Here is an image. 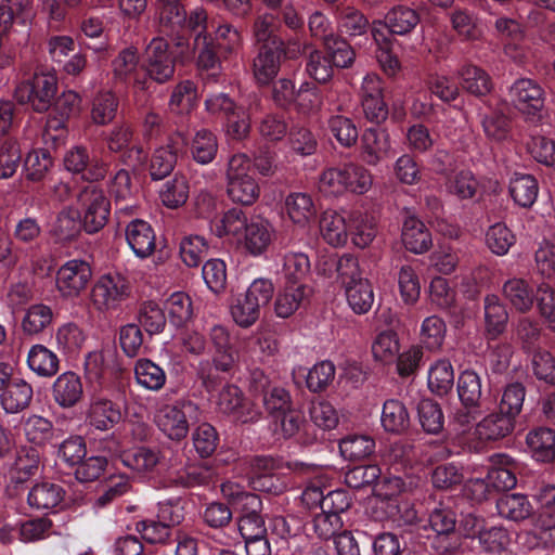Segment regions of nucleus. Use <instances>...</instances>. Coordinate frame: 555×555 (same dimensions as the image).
Listing matches in <instances>:
<instances>
[{
	"mask_svg": "<svg viewBox=\"0 0 555 555\" xmlns=\"http://www.w3.org/2000/svg\"><path fill=\"white\" fill-rule=\"evenodd\" d=\"M225 193L229 199L251 206L260 196V186L251 173V160L244 153L232 155L225 169Z\"/></svg>",
	"mask_w": 555,
	"mask_h": 555,
	"instance_id": "nucleus-1",
	"label": "nucleus"
},
{
	"mask_svg": "<svg viewBox=\"0 0 555 555\" xmlns=\"http://www.w3.org/2000/svg\"><path fill=\"white\" fill-rule=\"evenodd\" d=\"M372 183L371 172L356 163L327 168L320 176V190L330 195H339L346 191L364 194L371 189Z\"/></svg>",
	"mask_w": 555,
	"mask_h": 555,
	"instance_id": "nucleus-2",
	"label": "nucleus"
},
{
	"mask_svg": "<svg viewBox=\"0 0 555 555\" xmlns=\"http://www.w3.org/2000/svg\"><path fill=\"white\" fill-rule=\"evenodd\" d=\"M57 92V78L51 72H35L15 88V99L20 104H28L37 113L47 112Z\"/></svg>",
	"mask_w": 555,
	"mask_h": 555,
	"instance_id": "nucleus-3",
	"label": "nucleus"
},
{
	"mask_svg": "<svg viewBox=\"0 0 555 555\" xmlns=\"http://www.w3.org/2000/svg\"><path fill=\"white\" fill-rule=\"evenodd\" d=\"M457 395L465 412L455 414L461 425H467L488 409V397L482 389L481 376L474 370L463 371L457 379Z\"/></svg>",
	"mask_w": 555,
	"mask_h": 555,
	"instance_id": "nucleus-4",
	"label": "nucleus"
},
{
	"mask_svg": "<svg viewBox=\"0 0 555 555\" xmlns=\"http://www.w3.org/2000/svg\"><path fill=\"white\" fill-rule=\"evenodd\" d=\"M125 414L119 400H114L99 392L91 395L89 398L85 422L93 430L109 431L124 421Z\"/></svg>",
	"mask_w": 555,
	"mask_h": 555,
	"instance_id": "nucleus-5",
	"label": "nucleus"
},
{
	"mask_svg": "<svg viewBox=\"0 0 555 555\" xmlns=\"http://www.w3.org/2000/svg\"><path fill=\"white\" fill-rule=\"evenodd\" d=\"M218 411L231 416L242 424L256 423L261 417L260 410L250 400L246 399L242 390L231 384H225L218 391L216 398Z\"/></svg>",
	"mask_w": 555,
	"mask_h": 555,
	"instance_id": "nucleus-6",
	"label": "nucleus"
},
{
	"mask_svg": "<svg viewBox=\"0 0 555 555\" xmlns=\"http://www.w3.org/2000/svg\"><path fill=\"white\" fill-rule=\"evenodd\" d=\"M143 68L149 78L157 83H165L173 77L176 62L166 39L155 37L146 46Z\"/></svg>",
	"mask_w": 555,
	"mask_h": 555,
	"instance_id": "nucleus-7",
	"label": "nucleus"
},
{
	"mask_svg": "<svg viewBox=\"0 0 555 555\" xmlns=\"http://www.w3.org/2000/svg\"><path fill=\"white\" fill-rule=\"evenodd\" d=\"M83 207L82 224L87 233L100 231L107 222L111 204L103 191L95 184L86 185L78 194Z\"/></svg>",
	"mask_w": 555,
	"mask_h": 555,
	"instance_id": "nucleus-8",
	"label": "nucleus"
},
{
	"mask_svg": "<svg viewBox=\"0 0 555 555\" xmlns=\"http://www.w3.org/2000/svg\"><path fill=\"white\" fill-rule=\"evenodd\" d=\"M196 411L192 401H180L162 406L155 415L157 427L171 440H181L189 433L188 415Z\"/></svg>",
	"mask_w": 555,
	"mask_h": 555,
	"instance_id": "nucleus-9",
	"label": "nucleus"
},
{
	"mask_svg": "<svg viewBox=\"0 0 555 555\" xmlns=\"http://www.w3.org/2000/svg\"><path fill=\"white\" fill-rule=\"evenodd\" d=\"M509 94L514 106L528 119H540L545 96L537 81L528 78L518 79L512 85Z\"/></svg>",
	"mask_w": 555,
	"mask_h": 555,
	"instance_id": "nucleus-10",
	"label": "nucleus"
},
{
	"mask_svg": "<svg viewBox=\"0 0 555 555\" xmlns=\"http://www.w3.org/2000/svg\"><path fill=\"white\" fill-rule=\"evenodd\" d=\"M63 162L66 170L81 175V178L89 182L103 180L109 168L102 158H91L88 149L82 145H76L68 150Z\"/></svg>",
	"mask_w": 555,
	"mask_h": 555,
	"instance_id": "nucleus-11",
	"label": "nucleus"
},
{
	"mask_svg": "<svg viewBox=\"0 0 555 555\" xmlns=\"http://www.w3.org/2000/svg\"><path fill=\"white\" fill-rule=\"evenodd\" d=\"M92 276L90 264L80 259L66 261L56 273V287L65 298L77 297Z\"/></svg>",
	"mask_w": 555,
	"mask_h": 555,
	"instance_id": "nucleus-12",
	"label": "nucleus"
},
{
	"mask_svg": "<svg viewBox=\"0 0 555 555\" xmlns=\"http://www.w3.org/2000/svg\"><path fill=\"white\" fill-rule=\"evenodd\" d=\"M128 296V284L120 274L101 276L91 291V301L100 310L115 308Z\"/></svg>",
	"mask_w": 555,
	"mask_h": 555,
	"instance_id": "nucleus-13",
	"label": "nucleus"
},
{
	"mask_svg": "<svg viewBox=\"0 0 555 555\" xmlns=\"http://www.w3.org/2000/svg\"><path fill=\"white\" fill-rule=\"evenodd\" d=\"M184 145V138L177 133L169 139L166 145L154 151L150 164V175L153 180H162L171 173Z\"/></svg>",
	"mask_w": 555,
	"mask_h": 555,
	"instance_id": "nucleus-14",
	"label": "nucleus"
},
{
	"mask_svg": "<svg viewBox=\"0 0 555 555\" xmlns=\"http://www.w3.org/2000/svg\"><path fill=\"white\" fill-rule=\"evenodd\" d=\"M51 397L62 409L76 406L83 397V385L80 376L70 371L59 375L52 384Z\"/></svg>",
	"mask_w": 555,
	"mask_h": 555,
	"instance_id": "nucleus-15",
	"label": "nucleus"
},
{
	"mask_svg": "<svg viewBox=\"0 0 555 555\" xmlns=\"http://www.w3.org/2000/svg\"><path fill=\"white\" fill-rule=\"evenodd\" d=\"M243 235L245 250L254 256H262L271 245L274 236L272 224L258 216L249 218Z\"/></svg>",
	"mask_w": 555,
	"mask_h": 555,
	"instance_id": "nucleus-16",
	"label": "nucleus"
},
{
	"mask_svg": "<svg viewBox=\"0 0 555 555\" xmlns=\"http://www.w3.org/2000/svg\"><path fill=\"white\" fill-rule=\"evenodd\" d=\"M156 21L162 34L170 36L184 30L186 11L181 0H156Z\"/></svg>",
	"mask_w": 555,
	"mask_h": 555,
	"instance_id": "nucleus-17",
	"label": "nucleus"
},
{
	"mask_svg": "<svg viewBox=\"0 0 555 555\" xmlns=\"http://www.w3.org/2000/svg\"><path fill=\"white\" fill-rule=\"evenodd\" d=\"M284 41L280 40L275 48L263 44L254 60V76L260 85H268L279 73L281 54H286Z\"/></svg>",
	"mask_w": 555,
	"mask_h": 555,
	"instance_id": "nucleus-18",
	"label": "nucleus"
},
{
	"mask_svg": "<svg viewBox=\"0 0 555 555\" xmlns=\"http://www.w3.org/2000/svg\"><path fill=\"white\" fill-rule=\"evenodd\" d=\"M390 141L385 131L375 128L364 130L361 135V158L370 166H376L389 157Z\"/></svg>",
	"mask_w": 555,
	"mask_h": 555,
	"instance_id": "nucleus-19",
	"label": "nucleus"
},
{
	"mask_svg": "<svg viewBox=\"0 0 555 555\" xmlns=\"http://www.w3.org/2000/svg\"><path fill=\"white\" fill-rule=\"evenodd\" d=\"M126 240L133 253L140 258H146L155 250L156 237L151 224L135 219L126 228Z\"/></svg>",
	"mask_w": 555,
	"mask_h": 555,
	"instance_id": "nucleus-20",
	"label": "nucleus"
},
{
	"mask_svg": "<svg viewBox=\"0 0 555 555\" xmlns=\"http://www.w3.org/2000/svg\"><path fill=\"white\" fill-rule=\"evenodd\" d=\"M515 420L500 410L485 416L475 428L476 436L483 441H495L511 435Z\"/></svg>",
	"mask_w": 555,
	"mask_h": 555,
	"instance_id": "nucleus-21",
	"label": "nucleus"
},
{
	"mask_svg": "<svg viewBox=\"0 0 555 555\" xmlns=\"http://www.w3.org/2000/svg\"><path fill=\"white\" fill-rule=\"evenodd\" d=\"M502 294L511 306L518 312L528 313L534 305L537 291L520 278H512L504 282Z\"/></svg>",
	"mask_w": 555,
	"mask_h": 555,
	"instance_id": "nucleus-22",
	"label": "nucleus"
},
{
	"mask_svg": "<svg viewBox=\"0 0 555 555\" xmlns=\"http://www.w3.org/2000/svg\"><path fill=\"white\" fill-rule=\"evenodd\" d=\"M139 61V51L135 47L130 46L120 50L112 61L114 80L124 85H128L133 81L135 85L143 88L144 82L137 78Z\"/></svg>",
	"mask_w": 555,
	"mask_h": 555,
	"instance_id": "nucleus-23",
	"label": "nucleus"
},
{
	"mask_svg": "<svg viewBox=\"0 0 555 555\" xmlns=\"http://www.w3.org/2000/svg\"><path fill=\"white\" fill-rule=\"evenodd\" d=\"M65 490L62 486L43 480L35 483L28 492L27 502L38 511L53 509L64 500Z\"/></svg>",
	"mask_w": 555,
	"mask_h": 555,
	"instance_id": "nucleus-24",
	"label": "nucleus"
},
{
	"mask_svg": "<svg viewBox=\"0 0 555 555\" xmlns=\"http://www.w3.org/2000/svg\"><path fill=\"white\" fill-rule=\"evenodd\" d=\"M34 390L30 384L22 378H13L1 393V405L7 413H18L27 409L33 400Z\"/></svg>",
	"mask_w": 555,
	"mask_h": 555,
	"instance_id": "nucleus-25",
	"label": "nucleus"
},
{
	"mask_svg": "<svg viewBox=\"0 0 555 555\" xmlns=\"http://www.w3.org/2000/svg\"><path fill=\"white\" fill-rule=\"evenodd\" d=\"M222 494L230 500L241 517H260L262 501L258 494L244 491L241 486L227 482L221 487Z\"/></svg>",
	"mask_w": 555,
	"mask_h": 555,
	"instance_id": "nucleus-26",
	"label": "nucleus"
},
{
	"mask_svg": "<svg viewBox=\"0 0 555 555\" xmlns=\"http://www.w3.org/2000/svg\"><path fill=\"white\" fill-rule=\"evenodd\" d=\"M401 237L404 247L414 254L426 253L433 244L428 229L415 216L404 219Z\"/></svg>",
	"mask_w": 555,
	"mask_h": 555,
	"instance_id": "nucleus-27",
	"label": "nucleus"
},
{
	"mask_svg": "<svg viewBox=\"0 0 555 555\" xmlns=\"http://www.w3.org/2000/svg\"><path fill=\"white\" fill-rule=\"evenodd\" d=\"M485 331L489 339H496L508 323V311L496 295H487L483 300Z\"/></svg>",
	"mask_w": 555,
	"mask_h": 555,
	"instance_id": "nucleus-28",
	"label": "nucleus"
},
{
	"mask_svg": "<svg viewBox=\"0 0 555 555\" xmlns=\"http://www.w3.org/2000/svg\"><path fill=\"white\" fill-rule=\"evenodd\" d=\"M512 334L524 351L533 352L539 349L543 327L535 318L521 315L513 322Z\"/></svg>",
	"mask_w": 555,
	"mask_h": 555,
	"instance_id": "nucleus-29",
	"label": "nucleus"
},
{
	"mask_svg": "<svg viewBox=\"0 0 555 555\" xmlns=\"http://www.w3.org/2000/svg\"><path fill=\"white\" fill-rule=\"evenodd\" d=\"M526 444L532 456L543 463L555 459V430L539 426L531 429L526 436Z\"/></svg>",
	"mask_w": 555,
	"mask_h": 555,
	"instance_id": "nucleus-30",
	"label": "nucleus"
},
{
	"mask_svg": "<svg viewBox=\"0 0 555 555\" xmlns=\"http://www.w3.org/2000/svg\"><path fill=\"white\" fill-rule=\"evenodd\" d=\"M420 22L418 11L404 4L393 5L384 17V25H387L391 34L398 36L411 34Z\"/></svg>",
	"mask_w": 555,
	"mask_h": 555,
	"instance_id": "nucleus-31",
	"label": "nucleus"
},
{
	"mask_svg": "<svg viewBox=\"0 0 555 555\" xmlns=\"http://www.w3.org/2000/svg\"><path fill=\"white\" fill-rule=\"evenodd\" d=\"M311 289L306 284H284L278 294L274 309L280 318L291 317L308 299Z\"/></svg>",
	"mask_w": 555,
	"mask_h": 555,
	"instance_id": "nucleus-32",
	"label": "nucleus"
},
{
	"mask_svg": "<svg viewBox=\"0 0 555 555\" xmlns=\"http://www.w3.org/2000/svg\"><path fill=\"white\" fill-rule=\"evenodd\" d=\"M496 509L502 518L519 522L529 518L533 506L525 494L506 493L496 500Z\"/></svg>",
	"mask_w": 555,
	"mask_h": 555,
	"instance_id": "nucleus-33",
	"label": "nucleus"
},
{
	"mask_svg": "<svg viewBox=\"0 0 555 555\" xmlns=\"http://www.w3.org/2000/svg\"><path fill=\"white\" fill-rule=\"evenodd\" d=\"M349 225L343 215L326 210L320 220V232L323 238L332 246H340L347 242Z\"/></svg>",
	"mask_w": 555,
	"mask_h": 555,
	"instance_id": "nucleus-34",
	"label": "nucleus"
},
{
	"mask_svg": "<svg viewBox=\"0 0 555 555\" xmlns=\"http://www.w3.org/2000/svg\"><path fill=\"white\" fill-rule=\"evenodd\" d=\"M134 377L141 387L151 391L160 390L167 380L164 369L146 358L139 359L135 362Z\"/></svg>",
	"mask_w": 555,
	"mask_h": 555,
	"instance_id": "nucleus-35",
	"label": "nucleus"
},
{
	"mask_svg": "<svg viewBox=\"0 0 555 555\" xmlns=\"http://www.w3.org/2000/svg\"><path fill=\"white\" fill-rule=\"evenodd\" d=\"M33 16L30 0H1L0 1V33H8L14 20L26 24Z\"/></svg>",
	"mask_w": 555,
	"mask_h": 555,
	"instance_id": "nucleus-36",
	"label": "nucleus"
},
{
	"mask_svg": "<svg viewBox=\"0 0 555 555\" xmlns=\"http://www.w3.org/2000/svg\"><path fill=\"white\" fill-rule=\"evenodd\" d=\"M382 425L392 434H401L410 426V415L405 405L399 400H387L383 405Z\"/></svg>",
	"mask_w": 555,
	"mask_h": 555,
	"instance_id": "nucleus-37",
	"label": "nucleus"
},
{
	"mask_svg": "<svg viewBox=\"0 0 555 555\" xmlns=\"http://www.w3.org/2000/svg\"><path fill=\"white\" fill-rule=\"evenodd\" d=\"M539 186L531 175L515 173L509 182V193L520 207H530L538 197Z\"/></svg>",
	"mask_w": 555,
	"mask_h": 555,
	"instance_id": "nucleus-38",
	"label": "nucleus"
},
{
	"mask_svg": "<svg viewBox=\"0 0 555 555\" xmlns=\"http://www.w3.org/2000/svg\"><path fill=\"white\" fill-rule=\"evenodd\" d=\"M463 89L476 96H483L492 89L490 76L475 65H464L459 70Z\"/></svg>",
	"mask_w": 555,
	"mask_h": 555,
	"instance_id": "nucleus-39",
	"label": "nucleus"
},
{
	"mask_svg": "<svg viewBox=\"0 0 555 555\" xmlns=\"http://www.w3.org/2000/svg\"><path fill=\"white\" fill-rule=\"evenodd\" d=\"M285 209L289 219L300 227H305L315 215V208L310 195L306 193H292L285 199Z\"/></svg>",
	"mask_w": 555,
	"mask_h": 555,
	"instance_id": "nucleus-40",
	"label": "nucleus"
},
{
	"mask_svg": "<svg viewBox=\"0 0 555 555\" xmlns=\"http://www.w3.org/2000/svg\"><path fill=\"white\" fill-rule=\"evenodd\" d=\"M452 28L465 41H478L483 31L478 18L467 10L455 9L450 13Z\"/></svg>",
	"mask_w": 555,
	"mask_h": 555,
	"instance_id": "nucleus-41",
	"label": "nucleus"
},
{
	"mask_svg": "<svg viewBox=\"0 0 555 555\" xmlns=\"http://www.w3.org/2000/svg\"><path fill=\"white\" fill-rule=\"evenodd\" d=\"M53 320L52 309L43 304H37L30 306L23 319H22V330L23 333L27 336H36L42 333Z\"/></svg>",
	"mask_w": 555,
	"mask_h": 555,
	"instance_id": "nucleus-42",
	"label": "nucleus"
},
{
	"mask_svg": "<svg viewBox=\"0 0 555 555\" xmlns=\"http://www.w3.org/2000/svg\"><path fill=\"white\" fill-rule=\"evenodd\" d=\"M217 153V137L207 129L196 131L191 144L193 159L201 165H207L216 158Z\"/></svg>",
	"mask_w": 555,
	"mask_h": 555,
	"instance_id": "nucleus-43",
	"label": "nucleus"
},
{
	"mask_svg": "<svg viewBox=\"0 0 555 555\" xmlns=\"http://www.w3.org/2000/svg\"><path fill=\"white\" fill-rule=\"evenodd\" d=\"M125 466L138 473H150L159 463V452L145 447L126 451L120 456Z\"/></svg>",
	"mask_w": 555,
	"mask_h": 555,
	"instance_id": "nucleus-44",
	"label": "nucleus"
},
{
	"mask_svg": "<svg viewBox=\"0 0 555 555\" xmlns=\"http://www.w3.org/2000/svg\"><path fill=\"white\" fill-rule=\"evenodd\" d=\"M310 260L304 253H287L283 257L282 275L286 284H305Z\"/></svg>",
	"mask_w": 555,
	"mask_h": 555,
	"instance_id": "nucleus-45",
	"label": "nucleus"
},
{
	"mask_svg": "<svg viewBox=\"0 0 555 555\" xmlns=\"http://www.w3.org/2000/svg\"><path fill=\"white\" fill-rule=\"evenodd\" d=\"M24 434L29 442L36 446H46L54 438V427L50 420L33 414L23 423Z\"/></svg>",
	"mask_w": 555,
	"mask_h": 555,
	"instance_id": "nucleus-46",
	"label": "nucleus"
},
{
	"mask_svg": "<svg viewBox=\"0 0 555 555\" xmlns=\"http://www.w3.org/2000/svg\"><path fill=\"white\" fill-rule=\"evenodd\" d=\"M27 363L29 369L40 376H52L59 371L56 354L42 345H35L30 348Z\"/></svg>",
	"mask_w": 555,
	"mask_h": 555,
	"instance_id": "nucleus-47",
	"label": "nucleus"
},
{
	"mask_svg": "<svg viewBox=\"0 0 555 555\" xmlns=\"http://www.w3.org/2000/svg\"><path fill=\"white\" fill-rule=\"evenodd\" d=\"M248 223L249 219L246 214L241 208L232 207L216 221L212 231L218 237L224 235L240 236L244 233Z\"/></svg>",
	"mask_w": 555,
	"mask_h": 555,
	"instance_id": "nucleus-48",
	"label": "nucleus"
},
{
	"mask_svg": "<svg viewBox=\"0 0 555 555\" xmlns=\"http://www.w3.org/2000/svg\"><path fill=\"white\" fill-rule=\"evenodd\" d=\"M454 372L448 360H439L430 366L428 372V387L438 395H447L453 387Z\"/></svg>",
	"mask_w": 555,
	"mask_h": 555,
	"instance_id": "nucleus-49",
	"label": "nucleus"
},
{
	"mask_svg": "<svg viewBox=\"0 0 555 555\" xmlns=\"http://www.w3.org/2000/svg\"><path fill=\"white\" fill-rule=\"evenodd\" d=\"M375 441L370 436H348L339 442L341 455L349 461H362L373 454Z\"/></svg>",
	"mask_w": 555,
	"mask_h": 555,
	"instance_id": "nucleus-50",
	"label": "nucleus"
},
{
	"mask_svg": "<svg viewBox=\"0 0 555 555\" xmlns=\"http://www.w3.org/2000/svg\"><path fill=\"white\" fill-rule=\"evenodd\" d=\"M349 307L357 314L369 312L374 302V293L367 280H358V283L345 288Z\"/></svg>",
	"mask_w": 555,
	"mask_h": 555,
	"instance_id": "nucleus-51",
	"label": "nucleus"
},
{
	"mask_svg": "<svg viewBox=\"0 0 555 555\" xmlns=\"http://www.w3.org/2000/svg\"><path fill=\"white\" fill-rule=\"evenodd\" d=\"M481 125L486 135L495 141L505 140L511 131V120L502 109H489L480 113Z\"/></svg>",
	"mask_w": 555,
	"mask_h": 555,
	"instance_id": "nucleus-52",
	"label": "nucleus"
},
{
	"mask_svg": "<svg viewBox=\"0 0 555 555\" xmlns=\"http://www.w3.org/2000/svg\"><path fill=\"white\" fill-rule=\"evenodd\" d=\"M417 415L422 428L428 434H439L444 425L441 406L430 400L423 399L417 404Z\"/></svg>",
	"mask_w": 555,
	"mask_h": 555,
	"instance_id": "nucleus-53",
	"label": "nucleus"
},
{
	"mask_svg": "<svg viewBox=\"0 0 555 555\" xmlns=\"http://www.w3.org/2000/svg\"><path fill=\"white\" fill-rule=\"evenodd\" d=\"M117 108V96L112 91H101L92 101L91 118L96 125H107L115 118Z\"/></svg>",
	"mask_w": 555,
	"mask_h": 555,
	"instance_id": "nucleus-54",
	"label": "nucleus"
},
{
	"mask_svg": "<svg viewBox=\"0 0 555 555\" xmlns=\"http://www.w3.org/2000/svg\"><path fill=\"white\" fill-rule=\"evenodd\" d=\"M324 48L333 67L348 68L356 57L352 47L341 37L334 36L326 39Z\"/></svg>",
	"mask_w": 555,
	"mask_h": 555,
	"instance_id": "nucleus-55",
	"label": "nucleus"
},
{
	"mask_svg": "<svg viewBox=\"0 0 555 555\" xmlns=\"http://www.w3.org/2000/svg\"><path fill=\"white\" fill-rule=\"evenodd\" d=\"M327 127L341 146L351 147L357 143L359 133L351 118L343 115H332L327 120Z\"/></svg>",
	"mask_w": 555,
	"mask_h": 555,
	"instance_id": "nucleus-56",
	"label": "nucleus"
},
{
	"mask_svg": "<svg viewBox=\"0 0 555 555\" xmlns=\"http://www.w3.org/2000/svg\"><path fill=\"white\" fill-rule=\"evenodd\" d=\"M349 230L351 231L354 245L360 248L369 246L377 233L374 219L361 212L352 215Z\"/></svg>",
	"mask_w": 555,
	"mask_h": 555,
	"instance_id": "nucleus-57",
	"label": "nucleus"
},
{
	"mask_svg": "<svg viewBox=\"0 0 555 555\" xmlns=\"http://www.w3.org/2000/svg\"><path fill=\"white\" fill-rule=\"evenodd\" d=\"M515 242L514 233L502 222L494 223L486 233L487 246L498 256L506 255Z\"/></svg>",
	"mask_w": 555,
	"mask_h": 555,
	"instance_id": "nucleus-58",
	"label": "nucleus"
},
{
	"mask_svg": "<svg viewBox=\"0 0 555 555\" xmlns=\"http://www.w3.org/2000/svg\"><path fill=\"white\" fill-rule=\"evenodd\" d=\"M83 228L80 212L75 208H64L54 223V234L61 241L74 238Z\"/></svg>",
	"mask_w": 555,
	"mask_h": 555,
	"instance_id": "nucleus-59",
	"label": "nucleus"
},
{
	"mask_svg": "<svg viewBox=\"0 0 555 555\" xmlns=\"http://www.w3.org/2000/svg\"><path fill=\"white\" fill-rule=\"evenodd\" d=\"M447 326L438 315L427 317L421 326V341L429 350H438L446 337Z\"/></svg>",
	"mask_w": 555,
	"mask_h": 555,
	"instance_id": "nucleus-60",
	"label": "nucleus"
},
{
	"mask_svg": "<svg viewBox=\"0 0 555 555\" xmlns=\"http://www.w3.org/2000/svg\"><path fill=\"white\" fill-rule=\"evenodd\" d=\"M479 182L469 170H461L447 182V190L459 199L474 198L478 192Z\"/></svg>",
	"mask_w": 555,
	"mask_h": 555,
	"instance_id": "nucleus-61",
	"label": "nucleus"
},
{
	"mask_svg": "<svg viewBox=\"0 0 555 555\" xmlns=\"http://www.w3.org/2000/svg\"><path fill=\"white\" fill-rule=\"evenodd\" d=\"M234 322L242 327H249L260 315V308L244 294L237 295L230 307Z\"/></svg>",
	"mask_w": 555,
	"mask_h": 555,
	"instance_id": "nucleus-62",
	"label": "nucleus"
},
{
	"mask_svg": "<svg viewBox=\"0 0 555 555\" xmlns=\"http://www.w3.org/2000/svg\"><path fill=\"white\" fill-rule=\"evenodd\" d=\"M160 199L168 208H178L185 204L189 197V184L183 176H175L173 179L167 181L162 191Z\"/></svg>",
	"mask_w": 555,
	"mask_h": 555,
	"instance_id": "nucleus-63",
	"label": "nucleus"
},
{
	"mask_svg": "<svg viewBox=\"0 0 555 555\" xmlns=\"http://www.w3.org/2000/svg\"><path fill=\"white\" fill-rule=\"evenodd\" d=\"M534 301L547 330L555 333V289L547 283L539 284Z\"/></svg>",
	"mask_w": 555,
	"mask_h": 555,
	"instance_id": "nucleus-64",
	"label": "nucleus"
}]
</instances>
